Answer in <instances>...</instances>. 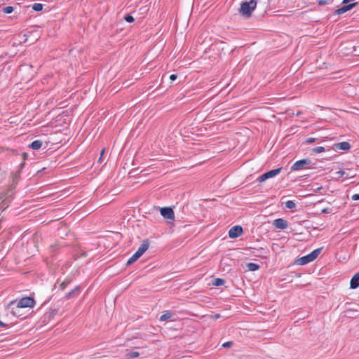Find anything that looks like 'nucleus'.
Returning a JSON list of instances; mask_svg holds the SVG:
<instances>
[{
	"mask_svg": "<svg viewBox=\"0 0 359 359\" xmlns=\"http://www.w3.org/2000/svg\"><path fill=\"white\" fill-rule=\"evenodd\" d=\"M35 305V301L33 297H26L22 298L18 302L15 301L10 302L8 306V308L11 309V312L13 316L15 317H21L22 316V313L17 312V310H21V309L24 308H32Z\"/></svg>",
	"mask_w": 359,
	"mask_h": 359,
	"instance_id": "1",
	"label": "nucleus"
},
{
	"mask_svg": "<svg viewBox=\"0 0 359 359\" xmlns=\"http://www.w3.org/2000/svg\"><path fill=\"white\" fill-rule=\"evenodd\" d=\"M257 1L246 0L241 4L240 13L246 17H250L252 12L255 9Z\"/></svg>",
	"mask_w": 359,
	"mask_h": 359,
	"instance_id": "2",
	"label": "nucleus"
},
{
	"mask_svg": "<svg viewBox=\"0 0 359 359\" xmlns=\"http://www.w3.org/2000/svg\"><path fill=\"white\" fill-rule=\"evenodd\" d=\"M322 249H323L322 248H317V249L314 250L313 251H312L309 255L299 258L297 260V264L299 265H305V264L315 260L318 257L319 254L320 253Z\"/></svg>",
	"mask_w": 359,
	"mask_h": 359,
	"instance_id": "3",
	"label": "nucleus"
},
{
	"mask_svg": "<svg viewBox=\"0 0 359 359\" xmlns=\"http://www.w3.org/2000/svg\"><path fill=\"white\" fill-rule=\"evenodd\" d=\"M311 161L309 158H303L296 161L291 167V170H300L302 169L309 168L311 167Z\"/></svg>",
	"mask_w": 359,
	"mask_h": 359,
	"instance_id": "4",
	"label": "nucleus"
},
{
	"mask_svg": "<svg viewBox=\"0 0 359 359\" xmlns=\"http://www.w3.org/2000/svg\"><path fill=\"white\" fill-rule=\"evenodd\" d=\"M281 170H282V168H278L276 169H273V170L267 171V172H264V174H262V175H260L258 177L257 181L259 182H263L269 178L273 177L276 176L277 175H278L280 172Z\"/></svg>",
	"mask_w": 359,
	"mask_h": 359,
	"instance_id": "5",
	"label": "nucleus"
},
{
	"mask_svg": "<svg viewBox=\"0 0 359 359\" xmlns=\"http://www.w3.org/2000/svg\"><path fill=\"white\" fill-rule=\"evenodd\" d=\"M160 212L163 218L172 221L175 220V213L172 208L163 207L160 208Z\"/></svg>",
	"mask_w": 359,
	"mask_h": 359,
	"instance_id": "6",
	"label": "nucleus"
},
{
	"mask_svg": "<svg viewBox=\"0 0 359 359\" xmlns=\"http://www.w3.org/2000/svg\"><path fill=\"white\" fill-rule=\"evenodd\" d=\"M358 2H353V3L348 4H346L343 6H341V8L336 9L334 12V14L338 15L344 14V13L351 11L354 7H355L358 5Z\"/></svg>",
	"mask_w": 359,
	"mask_h": 359,
	"instance_id": "7",
	"label": "nucleus"
},
{
	"mask_svg": "<svg viewBox=\"0 0 359 359\" xmlns=\"http://www.w3.org/2000/svg\"><path fill=\"white\" fill-rule=\"evenodd\" d=\"M243 233V228L241 226H234L229 231V237L231 238H236L240 236Z\"/></svg>",
	"mask_w": 359,
	"mask_h": 359,
	"instance_id": "8",
	"label": "nucleus"
},
{
	"mask_svg": "<svg viewBox=\"0 0 359 359\" xmlns=\"http://www.w3.org/2000/svg\"><path fill=\"white\" fill-rule=\"evenodd\" d=\"M81 292V287L79 285L76 286L71 291L67 292L64 298L67 300L77 297Z\"/></svg>",
	"mask_w": 359,
	"mask_h": 359,
	"instance_id": "9",
	"label": "nucleus"
},
{
	"mask_svg": "<svg viewBox=\"0 0 359 359\" xmlns=\"http://www.w3.org/2000/svg\"><path fill=\"white\" fill-rule=\"evenodd\" d=\"M273 226L278 229H285L288 226V222L283 218H278L273 222Z\"/></svg>",
	"mask_w": 359,
	"mask_h": 359,
	"instance_id": "10",
	"label": "nucleus"
},
{
	"mask_svg": "<svg viewBox=\"0 0 359 359\" xmlns=\"http://www.w3.org/2000/svg\"><path fill=\"white\" fill-rule=\"evenodd\" d=\"M351 148V144L348 142H342L339 143H336L333 145V149L337 150H344L348 151Z\"/></svg>",
	"mask_w": 359,
	"mask_h": 359,
	"instance_id": "11",
	"label": "nucleus"
},
{
	"mask_svg": "<svg viewBox=\"0 0 359 359\" xmlns=\"http://www.w3.org/2000/svg\"><path fill=\"white\" fill-rule=\"evenodd\" d=\"M359 287V272L356 273L350 280V288L356 289Z\"/></svg>",
	"mask_w": 359,
	"mask_h": 359,
	"instance_id": "12",
	"label": "nucleus"
},
{
	"mask_svg": "<svg viewBox=\"0 0 359 359\" xmlns=\"http://www.w3.org/2000/svg\"><path fill=\"white\" fill-rule=\"evenodd\" d=\"M149 246V242L147 239L144 240L141 245L139 247L137 250V252H139L141 256L148 250Z\"/></svg>",
	"mask_w": 359,
	"mask_h": 359,
	"instance_id": "13",
	"label": "nucleus"
},
{
	"mask_svg": "<svg viewBox=\"0 0 359 359\" xmlns=\"http://www.w3.org/2000/svg\"><path fill=\"white\" fill-rule=\"evenodd\" d=\"M42 146V141L41 140H34L29 145V147L34 149V150H38Z\"/></svg>",
	"mask_w": 359,
	"mask_h": 359,
	"instance_id": "14",
	"label": "nucleus"
},
{
	"mask_svg": "<svg viewBox=\"0 0 359 359\" xmlns=\"http://www.w3.org/2000/svg\"><path fill=\"white\" fill-rule=\"evenodd\" d=\"M173 316V313L170 311H166L165 313L161 316L160 320L165 321L170 320Z\"/></svg>",
	"mask_w": 359,
	"mask_h": 359,
	"instance_id": "15",
	"label": "nucleus"
},
{
	"mask_svg": "<svg viewBox=\"0 0 359 359\" xmlns=\"http://www.w3.org/2000/svg\"><path fill=\"white\" fill-rule=\"evenodd\" d=\"M141 257V255L136 252L135 253H134L132 257L128 260L127 263H126V265H130L131 264H133V262H135V261H137L140 257Z\"/></svg>",
	"mask_w": 359,
	"mask_h": 359,
	"instance_id": "16",
	"label": "nucleus"
},
{
	"mask_svg": "<svg viewBox=\"0 0 359 359\" xmlns=\"http://www.w3.org/2000/svg\"><path fill=\"white\" fill-rule=\"evenodd\" d=\"M246 267L248 271H255L258 270L260 268V266L257 264L250 262L247 264Z\"/></svg>",
	"mask_w": 359,
	"mask_h": 359,
	"instance_id": "17",
	"label": "nucleus"
},
{
	"mask_svg": "<svg viewBox=\"0 0 359 359\" xmlns=\"http://www.w3.org/2000/svg\"><path fill=\"white\" fill-rule=\"evenodd\" d=\"M225 282L224 279L217 278L212 280V285L215 286H222L224 285Z\"/></svg>",
	"mask_w": 359,
	"mask_h": 359,
	"instance_id": "18",
	"label": "nucleus"
},
{
	"mask_svg": "<svg viewBox=\"0 0 359 359\" xmlns=\"http://www.w3.org/2000/svg\"><path fill=\"white\" fill-rule=\"evenodd\" d=\"M57 312H58L57 309H51L49 312L46 313L44 315V318H52V317L55 316L57 313Z\"/></svg>",
	"mask_w": 359,
	"mask_h": 359,
	"instance_id": "19",
	"label": "nucleus"
},
{
	"mask_svg": "<svg viewBox=\"0 0 359 359\" xmlns=\"http://www.w3.org/2000/svg\"><path fill=\"white\" fill-rule=\"evenodd\" d=\"M32 8L35 11H41L43 8V5L39 3H35L32 6Z\"/></svg>",
	"mask_w": 359,
	"mask_h": 359,
	"instance_id": "20",
	"label": "nucleus"
},
{
	"mask_svg": "<svg viewBox=\"0 0 359 359\" xmlns=\"http://www.w3.org/2000/svg\"><path fill=\"white\" fill-rule=\"evenodd\" d=\"M325 147H317L312 149L311 154H320L321 152L325 151Z\"/></svg>",
	"mask_w": 359,
	"mask_h": 359,
	"instance_id": "21",
	"label": "nucleus"
},
{
	"mask_svg": "<svg viewBox=\"0 0 359 359\" xmlns=\"http://www.w3.org/2000/svg\"><path fill=\"white\" fill-rule=\"evenodd\" d=\"M296 206V203L293 201H287V202H285V207L288 209H295Z\"/></svg>",
	"mask_w": 359,
	"mask_h": 359,
	"instance_id": "22",
	"label": "nucleus"
},
{
	"mask_svg": "<svg viewBox=\"0 0 359 359\" xmlns=\"http://www.w3.org/2000/svg\"><path fill=\"white\" fill-rule=\"evenodd\" d=\"M71 283V280L70 279H68V278H66L62 283H60L59 287L60 290H64L66 287L70 284Z\"/></svg>",
	"mask_w": 359,
	"mask_h": 359,
	"instance_id": "23",
	"label": "nucleus"
},
{
	"mask_svg": "<svg viewBox=\"0 0 359 359\" xmlns=\"http://www.w3.org/2000/svg\"><path fill=\"white\" fill-rule=\"evenodd\" d=\"M140 355V353L137 351H131L127 354L128 358L132 359L137 358Z\"/></svg>",
	"mask_w": 359,
	"mask_h": 359,
	"instance_id": "24",
	"label": "nucleus"
},
{
	"mask_svg": "<svg viewBox=\"0 0 359 359\" xmlns=\"http://www.w3.org/2000/svg\"><path fill=\"white\" fill-rule=\"evenodd\" d=\"M3 12L4 13H6V14H10L11 13L13 12L14 11V7L13 6H6L5 8H3Z\"/></svg>",
	"mask_w": 359,
	"mask_h": 359,
	"instance_id": "25",
	"label": "nucleus"
},
{
	"mask_svg": "<svg viewBox=\"0 0 359 359\" xmlns=\"http://www.w3.org/2000/svg\"><path fill=\"white\" fill-rule=\"evenodd\" d=\"M123 18L127 22L129 23H132L135 21L134 18L129 13L126 14Z\"/></svg>",
	"mask_w": 359,
	"mask_h": 359,
	"instance_id": "26",
	"label": "nucleus"
},
{
	"mask_svg": "<svg viewBox=\"0 0 359 359\" xmlns=\"http://www.w3.org/2000/svg\"><path fill=\"white\" fill-rule=\"evenodd\" d=\"M317 2L318 5L323 6L332 3V0H318Z\"/></svg>",
	"mask_w": 359,
	"mask_h": 359,
	"instance_id": "27",
	"label": "nucleus"
},
{
	"mask_svg": "<svg viewBox=\"0 0 359 359\" xmlns=\"http://www.w3.org/2000/svg\"><path fill=\"white\" fill-rule=\"evenodd\" d=\"M346 174V172L343 170H340L335 172V175H337V178L342 177Z\"/></svg>",
	"mask_w": 359,
	"mask_h": 359,
	"instance_id": "28",
	"label": "nucleus"
},
{
	"mask_svg": "<svg viewBox=\"0 0 359 359\" xmlns=\"http://www.w3.org/2000/svg\"><path fill=\"white\" fill-rule=\"evenodd\" d=\"M233 345V341H226L222 344L224 348H229Z\"/></svg>",
	"mask_w": 359,
	"mask_h": 359,
	"instance_id": "29",
	"label": "nucleus"
},
{
	"mask_svg": "<svg viewBox=\"0 0 359 359\" xmlns=\"http://www.w3.org/2000/svg\"><path fill=\"white\" fill-rule=\"evenodd\" d=\"M351 199H352L353 201H358V200H359V193H358V194H353V195L351 196Z\"/></svg>",
	"mask_w": 359,
	"mask_h": 359,
	"instance_id": "30",
	"label": "nucleus"
},
{
	"mask_svg": "<svg viewBox=\"0 0 359 359\" xmlns=\"http://www.w3.org/2000/svg\"><path fill=\"white\" fill-rule=\"evenodd\" d=\"M177 74H171L170 76V79L172 81H174L177 79Z\"/></svg>",
	"mask_w": 359,
	"mask_h": 359,
	"instance_id": "31",
	"label": "nucleus"
},
{
	"mask_svg": "<svg viewBox=\"0 0 359 359\" xmlns=\"http://www.w3.org/2000/svg\"><path fill=\"white\" fill-rule=\"evenodd\" d=\"M104 153V149H102L101 153H100V158L98 160V162L100 163H102V156H103Z\"/></svg>",
	"mask_w": 359,
	"mask_h": 359,
	"instance_id": "32",
	"label": "nucleus"
},
{
	"mask_svg": "<svg viewBox=\"0 0 359 359\" xmlns=\"http://www.w3.org/2000/svg\"><path fill=\"white\" fill-rule=\"evenodd\" d=\"M315 142V138H313V137H309V138H308V139L306 140V143H308V144H309V143H312V142Z\"/></svg>",
	"mask_w": 359,
	"mask_h": 359,
	"instance_id": "33",
	"label": "nucleus"
},
{
	"mask_svg": "<svg viewBox=\"0 0 359 359\" xmlns=\"http://www.w3.org/2000/svg\"><path fill=\"white\" fill-rule=\"evenodd\" d=\"M8 325L4 323V322H2L1 320H0V327H7Z\"/></svg>",
	"mask_w": 359,
	"mask_h": 359,
	"instance_id": "34",
	"label": "nucleus"
},
{
	"mask_svg": "<svg viewBox=\"0 0 359 359\" xmlns=\"http://www.w3.org/2000/svg\"><path fill=\"white\" fill-rule=\"evenodd\" d=\"M137 169H133L130 172V174H132L133 176L135 175V172L137 171Z\"/></svg>",
	"mask_w": 359,
	"mask_h": 359,
	"instance_id": "35",
	"label": "nucleus"
},
{
	"mask_svg": "<svg viewBox=\"0 0 359 359\" xmlns=\"http://www.w3.org/2000/svg\"><path fill=\"white\" fill-rule=\"evenodd\" d=\"M12 191L11 190H8V191L6 192V195L7 196H10L12 195Z\"/></svg>",
	"mask_w": 359,
	"mask_h": 359,
	"instance_id": "36",
	"label": "nucleus"
},
{
	"mask_svg": "<svg viewBox=\"0 0 359 359\" xmlns=\"http://www.w3.org/2000/svg\"><path fill=\"white\" fill-rule=\"evenodd\" d=\"M22 156H23V159L25 160L27 158L28 154L25 152L22 154Z\"/></svg>",
	"mask_w": 359,
	"mask_h": 359,
	"instance_id": "37",
	"label": "nucleus"
},
{
	"mask_svg": "<svg viewBox=\"0 0 359 359\" xmlns=\"http://www.w3.org/2000/svg\"><path fill=\"white\" fill-rule=\"evenodd\" d=\"M344 175H346V177H345L346 179H348V178L354 176V175H350L349 174H347V173H346Z\"/></svg>",
	"mask_w": 359,
	"mask_h": 359,
	"instance_id": "38",
	"label": "nucleus"
},
{
	"mask_svg": "<svg viewBox=\"0 0 359 359\" xmlns=\"http://www.w3.org/2000/svg\"><path fill=\"white\" fill-rule=\"evenodd\" d=\"M322 212L327 213V212H330L328 211V209H327V208H324V209L322 210Z\"/></svg>",
	"mask_w": 359,
	"mask_h": 359,
	"instance_id": "39",
	"label": "nucleus"
},
{
	"mask_svg": "<svg viewBox=\"0 0 359 359\" xmlns=\"http://www.w3.org/2000/svg\"><path fill=\"white\" fill-rule=\"evenodd\" d=\"M25 165V162H22L21 164H20V168L22 169Z\"/></svg>",
	"mask_w": 359,
	"mask_h": 359,
	"instance_id": "40",
	"label": "nucleus"
}]
</instances>
